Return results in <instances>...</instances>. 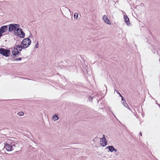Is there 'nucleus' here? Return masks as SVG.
Instances as JSON below:
<instances>
[{
  "instance_id": "obj_1",
  "label": "nucleus",
  "mask_w": 160,
  "mask_h": 160,
  "mask_svg": "<svg viewBox=\"0 0 160 160\" xmlns=\"http://www.w3.org/2000/svg\"><path fill=\"white\" fill-rule=\"evenodd\" d=\"M25 48H23L22 45H15L14 47L12 48V56H11V57L13 58H15L17 55L20 53L19 52L22 51V49H25Z\"/></svg>"
},
{
  "instance_id": "obj_2",
  "label": "nucleus",
  "mask_w": 160,
  "mask_h": 160,
  "mask_svg": "<svg viewBox=\"0 0 160 160\" xmlns=\"http://www.w3.org/2000/svg\"><path fill=\"white\" fill-rule=\"evenodd\" d=\"M31 43V40L28 38L23 39L21 42V45H22L23 48H26L28 47Z\"/></svg>"
},
{
  "instance_id": "obj_3",
  "label": "nucleus",
  "mask_w": 160,
  "mask_h": 160,
  "mask_svg": "<svg viewBox=\"0 0 160 160\" xmlns=\"http://www.w3.org/2000/svg\"><path fill=\"white\" fill-rule=\"evenodd\" d=\"M10 50L3 48H0V54L6 57H9L10 54Z\"/></svg>"
},
{
  "instance_id": "obj_4",
  "label": "nucleus",
  "mask_w": 160,
  "mask_h": 160,
  "mask_svg": "<svg viewBox=\"0 0 160 160\" xmlns=\"http://www.w3.org/2000/svg\"><path fill=\"white\" fill-rule=\"evenodd\" d=\"M4 148L8 151H10L13 150L12 148L11 145V142H8V143H6L4 145Z\"/></svg>"
},
{
  "instance_id": "obj_5",
  "label": "nucleus",
  "mask_w": 160,
  "mask_h": 160,
  "mask_svg": "<svg viewBox=\"0 0 160 160\" xmlns=\"http://www.w3.org/2000/svg\"><path fill=\"white\" fill-rule=\"evenodd\" d=\"M8 31L9 32H12L14 31L16 29L14 25L13 24H11L8 25Z\"/></svg>"
},
{
  "instance_id": "obj_6",
  "label": "nucleus",
  "mask_w": 160,
  "mask_h": 160,
  "mask_svg": "<svg viewBox=\"0 0 160 160\" xmlns=\"http://www.w3.org/2000/svg\"><path fill=\"white\" fill-rule=\"evenodd\" d=\"M102 19L107 24L109 25L111 24V23L110 20L107 18V16L106 15H105L103 16Z\"/></svg>"
},
{
  "instance_id": "obj_7",
  "label": "nucleus",
  "mask_w": 160,
  "mask_h": 160,
  "mask_svg": "<svg viewBox=\"0 0 160 160\" xmlns=\"http://www.w3.org/2000/svg\"><path fill=\"white\" fill-rule=\"evenodd\" d=\"M123 18L124 19V21L126 24L128 25H129L130 23L129 22V19L127 15H124Z\"/></svg>"
},
{
  "instance_id": "obj_8",
  "label": "nucleus",
  "mask_w": 160,
  "mask_h": 160,
  "mask_svg": "<svg viewBox=\"0 0 160 160\" xmlns=\"http://www.w3.org/2000/svg\"><path fill=\"white\" fill-rule=\"evenodd\" d=\"M21 29V28H16L14 32V35L16 36H17L18 37H19L20 36V35L19 33V32Z\"/></svg>"
},
{
  "instance_id": "obj_9",
  "label": "nucleus",
  "mask_w": 160,
  "mask_h": 160,
  "mask_svg": "<svg viewBox=\"0 0 160 160\" xmlns=\"http://www.w3.org/2000/svg\"><path fill=\"white\" fill-rule=\"evenodd\" d=\"M100 144L102 146L105 147L107 145V141L106 140H101Z\"/></svg>"
},
{
  "instance_id": "obj_10",
  "label": "nucleus",
  "mask_w": 160,
  "mask_h": 160,
  "mask_svg": "<svg viewBox=\"0 0 160 160\" xmlns=\"http://www.w3.org/2000/svg\"><path fill=\"white\" fill-rule=\"evenodd\" d=\"M19 32L20 33V36L18 37L22 38H24L25 37V34L21 28L20 29Z\"/></svg>"
},
{
  "instance_id": "obj_11",
  "label": "nucleus",
  "mask_w": 160,
  "mask_h": 160,
  "mask_svg": "<svg viewBox=\"0 0 160 160\" xmlns=\"http://www.w3.org/2000/svg\"><path fill=\"white\" fill-rule=\"evenodd\" d=\"M11 145L12 146L13 150L15 147L18 146L19 145L18 143L12 141L11 142Z\"/></svg>"
},
{
  "instance_id": "obj_12",
  "label": "nucleus",
  "mask_w": 160,
  "mask_h": 160,
  "mask_svg": "<svg viewBox=\"0 0 160 160\" xmlns=\"http://www.w3.org/2000/svg\"><path fill=\"white\" fill-rule=\"evenodd\" d=\"M114 147L112 146H109L106 148L108 149L111 152L113 151V150H114Z\"/></svg>"
},
{
  "instance_id": "obj_13",
  "label": "nucleus",
  "mask_w": 160,
  "mask_h": 160,
  "mask_svg": "<svg viewBox=\"0 0 160 160\" xmlns=\"http://www.w3.org/2000/svg\"><path fill=\"white\" fill-rule=\"evenodd\" d=\"M59 119V118L58 117V115L55 114L53 115L52 117V119L54 121H56Z\"/></svg>"
},
{
  "instance_id": "obj_14",
  "label": "nucleus",
  "mask_w": 160,
  "mask_h": 160,
  "mask_svg": "<svg viewBox=\"0 0 160 160\" xmlns=\"http://www.w3.org/2000/svg\"><path fill=\"white\" fill-rule=\"evenodd\" d=\"M18 115L21 116H23L24 115V113L22 112H18L17 113Z\"/></svg>"
},
{
  "instance_id": "obj_15",
  "label": "nucleus",
  "mask_w": 160,
  "mask_h": 160,
  "mask_svg": "<svg viewBox=\"0 0 160 160\" xmlns=\"http://www.w3.org/2000/svg\"><path fill=\"white\" fill-rule=\"evenodd\" d=\"M123 105L126 107L128 108L129 110H130V108L128 107V104L126 103V102H122Z\"/></svg>"
},
{
  "instance_id": "obj_16",
  "label": "nucleus",
  "mask_w": 160,
  "mask_h": 160,
  "mask_svg": "<svg viewBox=\"0 0 160 160\" xmlns=\"http://www.w3.org/2000/svg\"><path fill=\"white\" fill-rule=\"evenodd\" d=\"M74 18L75 19H77L78 18V14L77 13H75L74 15Z\"/></svg>"
},
{
  "instance_id": "obj_17",
  "label": "nucleus",
  "mask_w": 160,
  "mask_h": 160,
  "mask_svg": "<svg viewBox=\"0 0 160 160\" xmlns=\"http://www.w3.org/2000/svg\"><path fill=\"white\" fill-rule=\"evenodd\" d=\"M15 26V27L16 28H19V27H20V25L19 24H13Z\"/></svg>"
},
{
  "instance_id": "obj_18",
  "label": "nucleus",
  "mask_w": 160,
  "mask_h": 160,
  "mask_svg": "<svg viewBox=\"0 0 160 160\" xmlns=\"http://www.w3.org/2000/svg\"><path fill=\"white\" fill-rule=\"evenodd\" d=\"M114 91L115 92H116L117 93H118V94L119 95V96H120V97H121L122 96V95L118 91V90H116V89H115L114 90Z\"/></svg>"
},
{
  "instance_id": "obj_19",
  "label": "nucleus",
  "mask_w": 160,
  "mask_h": 160,
  "mask_svg": "<svg viewBox=\"0 0 160 160\" xmlns=\"http://www.w3.org/2000/svg\"><path fill=\"white\" fill-rule=\"evenodd\" d=\"M22 58H16L15 59V60H16V61H20V60H22Z\"/></svg>"
},
{
  "instance_id": "obj_20",
  "label": "nucleus",
  "mask_w": 160,
  "mask_h": 160,
  "mask_svg": "<svg viewBox=\"0 0 160 160\" xmlns=\"http://www.w3.org/2000/svg\"><path fill=\"white\" fill-rule=\"evenodd\" d=\"M106 140L105 136L104 134L103 135V137L101 139V140Z\"/></svg>"
},
{
  "instance_id": "obj_21",
  "label": "nucleus",
  "mask_w": 160,
  "mask_h": 160,
  "mask_svg": "<svg viewBox=\"0 0 160 160\" xmlns=\"http://www.w3.org/2000/svg\"><path fill=\"white\" fill-rule=\"evenodd\" d=\"M120 97L122 98V101H124V102H126V101H125V99L124 98L123 96L122 95V96Z\"/></svg>"
},
{
  "instance_id": "obj_22",
  "label": "nucleus",
  "mask_w": 160,
  "mask_h": 160,
  "mask_svg": "<svg viewBox=\"0 0 160 160\" xmlns=\"http://www.w3.org/2000/svg\"><path fill=\"white\" fill-rule=\"evenodd\" d=\"M38 42H37L36 44L35 45V48H38Z\"/></svg>"
},
{
  "instance_id": "obj_23",
  "label": "nucleus",
  "mask_w": 160,
  "mask_h": 160,
  "mask_svg": "<svg viewBox=\"0 0 160 160\" xmlns=\"http://www.w3.org/2000/svg\"><path fill=\"white\" fill-rule=\"evenodd\" d=\"M89 100L90 101L91 100V101H92V97L91 96H90L89 97Z\"/></svg>"
},
{
  "instance_id": "obj_24",
  "label": "nucleus",
  "mask_w": 160,
  "mask_h": 160,
  "mask_svg": "<svg viewBox=\"0 0 160 160\" xmlns=\"http://www.w3.org/2000/svg\"><path fill=\"white\" fill-rule=\"evenodd\" d=\"M114 150H113V151H114L115 152H117V150L116 149L114 148Z\"/></svg>"
},
{
  "instance_id": "obj_25",
  "label": "nucleus",
  "mask_w": 160,
  "mask_h": 160,
  "mask_svg": "<svg viewBox=\"0 0 160 160\" xmlns=\"http://www.w3.org/2000/svg\"><path fill=\"white\" fill-rule=\"evenodd\" d=\"M140 135L142 136V134L141 133V132H140Z\"/></svg>"
},
{
  "instance_id": "obj_26",
  "label": "nucleus",
  "mask_w": 160,
  "mask_h": 160,
  "mask_svg": "<svg viewBox=\"0 0 160 160\" xmlns=\"http://www.w3.org/2000/svg\"><path fill=\"white\" fill-rule=\"evenodd\" d=\"M31 36V35L29 36V38H30V36Z\"/></svg>"
},
{
  "instance_id": "obj_27",
  "label": "nucleus",
  "mask_w": 160,
  "mask_h": 160,
  "mask_svg": "<svg viewBox=\"0 0 160 160\" xmlns=\"http://www.w3.org/2000/svg\"><path fill=\"white\" fill-rule=\"evenodd\" d=\"M143 5V3H141Z\"/></svg>"
}]
</instances>
